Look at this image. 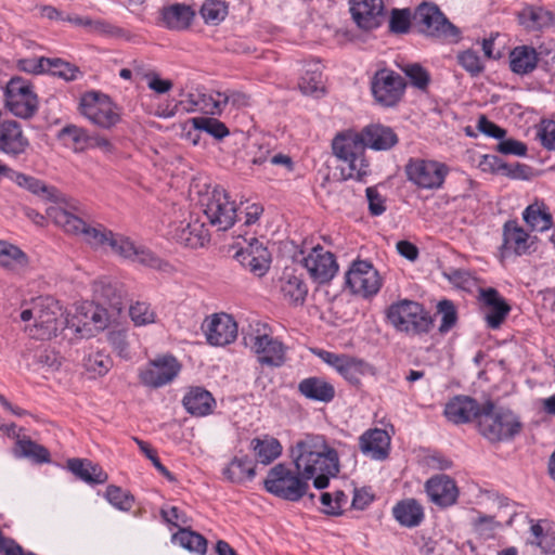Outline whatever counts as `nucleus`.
Listing matches in <instances>:
<instances>
[{
	"instance_id": "nucleus-1",
	"label": "nucleus",
	"mask_w": 555,
	"mask_h": 555,
	"mask_svg": "<svg viewBox=\"0 0 555 555\" xmlns=\"http://www.w3.org/2000/svg\"><path fill=\"white\" fill-rule=\"evenodd\" d=\"M399 139L388 126L372 124L361 132L338 133L332 143L334 155L348 165L346 179L362 181L370 172V164L365 158V150L388 151Z\"/></svg>"
},
{
	"instance_id": "nucleus-2",
	"label": "nucleus",
	"mask_w": 555,
	"mask_h": 555,
	"mask_svg": "<svg viewBox=\"0 0 555 555\" xmlns=\"http://www.w3.org/2000/svg\"><path fill=\"white\" fill-rule=\"evenodd\" d=\"M294 464L299 474L319 489L328 487L330 478L339 472V460L336 450L330 448L323 437L307 436L292 449Z\"/></svg>"
},
{
	"instance_id": "nucleus-3",
	"label": "nucleus",
	"mask_w": 555,
	"mask_h": 555,
	"mask_svg": "<svg viewBox=\"0 0 555 555\" xmlns=\"http://www.w3.org/2000/svg\"><path fill=\"white\" fill-rule=\"evenodd\" d=\"M47 216L66 233L82 236L94 248L108 246L113 231L102 224L91 225L82 219V210L76 203L65 206L52 205L47 208Z\"/></svg>"
},
{
	"instance_id": "nucleus-4",
	"label": "nucleus",
	"mask_w": 555,
	"mask_h": 555,
	"mask_svg": "<svg viewBox=\"0 0 555 555\" xmlns=\"http://www.w3.org/2000/svg\"><path fill=\"white\" fill-rule=\"evenodd\" d=\"M478 431L491 442L512 440L522 428L519 417L511 410L495 408L492 401L483 403L479 414Z\"/></svg>"
},
{
	"instance_id": "nucleus-5",
	"label": "nucleus",
	"mask_w": 555,
	"mask_h": 555,
	"mask_svg": "<svg viewBox=\"0 0 555 555\" xmlns=\"http://www.w3.org/2000/svg\"><path fill=\"white\" fill-rule=\"evenodd\" d=\"M386 318L398 332L412 336L427 334L434 326L424 306L410 299L392 302L386 310Z\"/></svg>"
},
{
	"instance_id": "nucleus-6",
	"label": "nucleus",
	"mask_w": 555,
	"mask_h": 555,
	"mask_svg": "<svg viewBox=\"0 0 555 555\" xmlns=\"http://www.w3.org/2000/svg\"><path fill=\"white\" fill-rule=\"evenodd\" d=\"M263 488L276 498L298 502L306 495L309 482L297 469L294 472L286 464L279 463L269 469Z\"/></svg>"
},
{
	"instance_id": "nucleus-7",
	"label": "nucleus",
	"mask_w": 555,
	"mask_h": 555,
	"mask_svg": "<svg viewBox=\"0 0 555 555\" xmlns=\"http://www.w3.org/2000/svg\"><path fill=\"white\" fill-rule=\"evenodd\" d=\"M413 25L427 37L455 41L460 37V30L433 2H422L413 13Z\"/></svg>"
},
{
	"instance_id": "nucleus-8",
	"label": "nucleus",
	"mask_w": 555,
	"mask_h": 555,
	"mask_svg": "<svg viewBox=\"0 0 555 555\" xmlns=\"http://www.w3.org/2000/svg\"><path fill=\"white\" fill-rule=\"evenodd\" d=\"M36 323L30 335L37 339H50L64 327L62 307L51 296L39 297L35 300Z\"/></svg>"
},
{
	"instance_id": "nucleus-9",
	"label": "nucleus",
	"mask_w": 555,
	"mask_h": 555,
	"mask_svg": "<svg viewBox=\"0 0 555 555\" xmlns=\"http://www.w3.org/2000/svg\"><path fill=\"white\" fill-rule=\"evenodd\" d=\"M406 179L420 189H440L449 173V167L440 162L410 158L404 167Z\"/></svg>"
},
{
	"instance_id": "nucleus-10",
	"label": "nucleus",
	"mask_w": 555,
	"mask_h": 555,
	"mask_svg": "<svg viewBox=\"0 0 555 555\" xmlns=\"http://www.w3.org/2000/svg\"><path fill=\"white\" fill-rule=\"evenodd\" d=\"M80 112L93 125L103 129H109L120 120L111 99L96 92H89L81 98Z\"/></svg>"
},
{
	"instance_id": "nucleus-11",
	"label": "nucleus",
	"mask_w": 555,
	"mask_h": 555,
	"mask_svg": "<svg viewBox=\"0 0 555 555\" xmlns=\"http://www.w3.org/2000/svg\"><path fill=\"white\" fill-rule=\"evenodd\" d=\"M204 214L211 225L227 231L235 222L236 205L223 188L215 186L207 195Z\"/></svg>"
},
{
	"instance_id": "nucleus-12",
	"label": "nucleus",
	"mask_w": 555,
	"mask_h": 555,
	"mask_svg": "<svg viewBox=\"0 0 555 555\" xmlns=\"http://www.w3.org/2000/svg\"><path fill=\"white\" fill-rule=\"evenodd\" d=\"M406 83L403 77L390 69L377 70L372 79L374 99L383 106H395L402 98Z\"/></svg>"
},
{
	"instance_id": "nucleus-13",
	"label": "nucleus",
	"mask_w": 555,
	"mask_h": 555,
	"mask_svg": "<svg viewBox=\"0 0 555 555\" xmlns=\"http://www.w3.org/2000/svg\"><path fill=\"white\" fill-rule=\"evenodd\" d=\"M345 280L353 294L365 298L377 294L382 286L377 270L366 260L353 261L346 272Z\"/></svg>"
},
{
	"instance_id": "nucleus-14",
	"label": "nucleus",
	"mask_w": 555,
	"mask_h": 555,
	"mask_svg": "<svg viewBox=\"0 0 555 555\" xmlns=\"http://www.w3.org/2000/svg\"><path fill=\"white\" fill-rule=\"evenodd\" d=\"M180 370L181 365L173 356H163L141 369L139 379L146 387L159 388L171 383Z\"/></svg>"
},
{
	"instance_id": "nucleus-15",
	"label": "nucleus",
	"mask_w": 555,
	"mask_h": 555,
	"mask_svg": "<svg viewBox=\"0 0 555 555\" xmlns=\"http://www.w3.org/2000/svg\"><path fill=\"white\" fill-rule=\"evenodd\" d=\"M244 339L245 344L250 346L261 365L281 367L285 363L287 348L278 338L263 333L255 336L250 335L249 341L246 337Z\"/></svg>"
},
{
	"instance_id": "nucleus-16",
	"label": "nucleus",
	"mask_w": 555,
	"mask_h": 555,
	"mask_svg": "<svg viewBox=\"0 0 555 555\" xmlns=\"http://www.w3.org/2000/svg\"><path fill=\"white\" fill-rule=\"evenodd\" d=\"M108 246L116 255L126 259H131L132 261H137L143 266L158 270H163L167 267V263L153 251L143 246L135 245L129 237L121 234H115L113 232Z\"/></svg>"
},
{
	"instance_id": "nucleus-17",
	"label": "nucleus",
	"mask_w": 555,
	"mask_h": 555,
	"mask_svg": "<svg viewBox=\"0 0 555 555\" xmlns=\"http://www.w3.org/2000/svg\"><path fill=\"white\" fill-rule=\"evenodd\" d=\"M207 343L212 346H225L233 343L237 337V324L227 313H215L207 317L203 324Z\"/></svg>"
},
{
	"instance_id": "nucleus-18",
	"label": "nucleus",
	"mask_w": 555,
	"mask_h": 555,
	"mask_svg": "<svg viewBox=\"0 0 555 555\" xmlns=\"http://www.w3.org/2000/svg\"><path fill=\"white\" fill-rule=\"evenodd\" d=\"M350 13L357 26L365 31L380 27L385 21L383 0H350Z\"/></svg>"
},
{
	"instance_id": "nucleus-19",
	"label": "nucleus",
	"mask_w": 555,
	"mask_h": 555,
	"mask_svg": "<svg viewBox=\"0 0 555 555\" xmlns=\"http://www.w3.org/2000/svg\"><path fill=\"white\" fill-rule=\"evenodd\" d=\"M304 266L310 276L319 284L328 283L338 271V263L333 253L318 245L304 258Z\"/></svg>"
},
{
	"instance_id": "nucleus-20",
	"label": "nucleus",
	"mask_w": 555,
	"mask_h": 555,
	"mask_svg": "<svg viewBox=\"0 0 555 555\" xmlns=\"http://www.w3.org/2000/svg\"><path fill=\"white\" fill-rule=\"evenodd\" d=\"M502 245L500 246L501 259L512 255L522 256L530 253L532 241L530 234L519 225L517 220H507L502 229Z\"/></svg>"
},
{
	"instance_id": "nucleus-21",
	"label": "nucleus",
	"mask_w": 555,
	"mask_h": 555,
	"mask_svg": "<svg viewBox=\"0 0 555 555\" xmlns=\"http://www.w3.org/2000/svg\"><path fill=\"white\" fill-rule=\"evenodd\" d=\"M29 147V140L24 134L20 122L0 117V152L17 157Z\"/></svg>"
},
{
	"instance_id": "nucleus-22",
	"label": "nucleus",
	"mask_w": 555,
	"mask_h": 555,
	"mask_svg": "<svg viewBox=\"0 0 555 555\" xmlns=\"http://www.w3.org/2000/svg\"><path fill=\"white\" fill-rule=\"evenodd\" d=\"M425 491L430 502L440 507L455 504L459 498V488L454 479L444 474L430 477L425 482Z\"/></svg>"
},
{
	"instance_id": "nucleus-23",
	"label": "nucleus",
	"mask_w": 555,
	"mask_h": 555,
	"mask_svg": "<svg viewBox=\"0 0 555 555\" xmlns=\"http://www.w3.org/2000/svg\"><path fill=\"white\" fill-rule=\"evenodd\" d=\"M480 296L483 301V314L487 326L491 330H498L507 318L511 306L492 287L482 289Z\"/></svg>"
},
{
	"instance_id": "nucleus-24",
	"label": "nucleus",
	"mask_w": 555,
	"mask_h": 555,
	"mask_svg": "<svg viewBox=\"0 0 555 555\" xmlns=\"http://www.w3.org/2000/svg\"><path fill=\"white\" fill-rule=\"evenodd\" d=\"M483 410V404L468 396H456L444 406L446 417L454 424H465L470 421L479 422V414Z\"/></svg>"
},
{
	"instance_id": "nucleus-25",
	"label": "nucleus",
	"mask_w": 555,
	"mask_h": 555,
	"mask_svg": "<svg viewBox=\"0 0 555 555\" xmlns=\"http://www.w3.org/2000/svg\"><path fill=\"white\" fill-rule=\"evenodd\" d=\"M94 298L100 306L106 307L113 314H119L124 308V291L117 282L102 279L94 283Z\"/></svg>"
},
{
	"instance_id": "nucleus-26",
	"label": "nucleus",
	"mask_w": 555,
	"mask_h": 555,
	"mask_svg": "<svg viewBox=\"0 0 555 555\" xmlns=\"http://www.w3.org/2000/svg\"><path fill=\"white\" fill-rule=\"evenodd\" d=\"M360 450L374 460H385L389 454L390 437L380 428L369 429L359 438Z\"/></svg>"
},
{
	"instance_id": "nucleus-27",
	"label": "nucleus",
	"mask_w": 555,
	"mask_h": 555,
	"mask_svg": "<svg viewBox=\"0 0 555 555\" xmlns=\"http://www.w3.org/2000/svg\"><path fill=\"white\" fill-rule=\"evenodd\" d=\"M297 390L306 399L321 403H330L336 395L334 385L320 376L301 379Z\"/></svg>"
},
{
	"instance_id": "nucleus-28",
	"label": "nucleus",
	"mask_w": 555,
	"mask_h": 555,
	"mask_svg": "<svg viewBox=\"0 0 555 555\" xmlns=\"http://www.w3.org/2000/svg\"><path fill=\"white\" fill-rule=\"evenodd\" d=\"M173 238L185 247L198 248L209 242L210 235L205 224L196 219L188 223L181 222L175 230Z\"/></svg>"
},
{
	"instance_id": "nucleus-29",
	"label": "nucleus",
	"mask_w": 555,
	"mask_h": 555,
	"mask_svg": "<svg viewBox=\"0 0 555 555\" xmlns=\"http://www.w3.org/2000/svg\"><path fill=\"white\" fill-rule=\"evenodd\" d=\"M163 24L171 30L188 29L195 16V11L186 4L173 3L162 9Z\"/></svg>"
},
{
	"instance_id": "nucleus-30",
	"label": "nucleus",
	"mask_w": 555,
	"mask_h": 555,
	"mask_svg": "<svg viewBox=\"0 0 555 555\" xmlns=\"http://www.w3.org/2000/svg\"><path fill=\"white\" fill-rule=\"evenodd\" d=\"M183 405L190 414L205 416L212 412L216 401L208 390L194 387L184 396Z\"/></svg>"
},
{
	"instance_id": "nucleus-31",
	"label": "nucleus",
	"mask_w": 555,
	"mask_h": 555,
	"mask_svg": "<svg viewBox=\"0 0 555 555\" xmlns=\"http://www.w3.org/2000/svg\"><path fill=\"white\" fill-rule=\"evenodd\" d=\"M249 448L254 452L256 461L263 465L271 464L282 454L283 450L280 441L269 435L251 439Z\"/></svg>"
},
{
	"instance_id": "nucleus-32",
	"label": "nucleus",
	"mask_w": 555,
	"mask_h": 555,
	"mask_svg": "<svg viewBox=\"0 0 555 555\" xmlns=\"http://www.w3.org/2000/svg\"><path fill=\"white\" fill-rule=\"evenodd\" d=\"M392 515L401 526L413 528L423 521L424 509L415 499H405L393 506Z\"/></svg>"
},
{
	"instance_id": "nucleus-33",
	"label": "nucleus",
	"mask_w": 555,
	"mask_h": 555,
	"mask_svg": "<svg viewBox=\"0 0 555 555\" xmlns=\"http://www.w3.org/2000/svg\"><path fill=\"white\" fill-rule=\"evenodd\" d=\"M67 468L79 479L88 483H104L108 476L98 464L89 460L70 459L67 461Z\"/></svg>"
},
{
	"instance_id": "nucleus-34",
	"label": "nucleus",
	"mask_w": 555,
	"mask_h": 555,
	"mask_svg": "<svg viewBox=\"0 0 555 555\" xmlns=\"http://www.w3.org/2000/svg\"><path fill=\"white\" fill-rule=\"evenodd\" d=\"M538 66L535 48L530 46L515 47L509 53V68L517 75H528Z\"/></svg>"
},
{
	"instance_id": "nucleus-35",
	"label": "nucleus",
	"mask_w": 555,
	"mask_h": 555,
	"mask_svg": "<svg viewBox=\"0 0 555 555\" xmlns=\"http://www.w3.org/2000/svg\"><path fill=\"white\" fill-rule=\"evenodd\" d=\"M528 542L541 548L544 554H555V527L546 520H540L530 527Z\"/></svg>"
},
{
	"instance_id": "nucleus-36",
	"label": "nucleus",
	"mask_w": 555,
	"mask_h": 555,
	"mask_svg": "<svg viewBox=\"0 0 555 555\" xmlns=\"http://www.w3.org/2000/svg\"><path fill=\"white\" fill-rule=\"evenodd\" d=\"M519 23L530 30H541L554 23V14L541 7H527L519 14Z\"/></svg>"
},
{
	"instance_id": "nucleus-37",
	"label": "nucleus",
	"mask_w": 555,
	"mask_h": 555,
	"mask_svg": "<svg viewBox=\"0 0 555 555\" xmlns=\"http://www.w3.org/2000/svg\"><path fill=\"white\" fill-rule=\"evenodd\" d=\"M222 473L231 482L242 483L255 477L256 466L248 455L235 456Z\"/></svg>"
},
{
	"instance_id": "nucleus-38",
	"label": "nucleus",
	"mask_w": 555,
	"mask_h": 555,
	"mask_svg": "<svg viewBox=\"0 0 555 555\" xmlns=\"http://www.w3.org/2000/svg\"><path fill=\"white\" fill-rule=\"evenodd\" d=\"M15 181L17 185L28 190L33 194L39 195L43 199L51 201L53 203L63 202L62 194L57 189L47 185L43 181L35 177L17 173Z\"/></svg>"
},
{
	"instance_id": "nucleus-39",
	"label": "nucleus",
	"mask_w": 555,
	"mask_h": 555,
	"mask_svg": "<svg viewBox=\"0 0 555 555\" xmlns=\"http://www.w3.org/2000/svg\"><path fill=\"white\" fill-rule=\"evenodd\" d=\"M28 264L27 255L17 246L0 241V266L8 270H20Z\"/></svg>"
},
{
	"instance_id": "nucleus-40",
	"label": "nucleus",
	"mask_w": 555,
	"mask_h": 555,
	"mask_svg": "<svg viewBox=\"0 0 555 555\" xmlns=\"http://www.w3.org/2000/svg\"><path fill=\"white\" fill-rule=\"evenodd\" d=\"M522 218L532 230L544 232L552 227V215L542 203L529 205L522 212Z\"/></svg>"
},
{
	"instance_id": "nucleus-41",
	"label": "nucleus",
	"mask_w": 555,
	"mask_h": 555,
	"mask_svg": "<svg viewBox=\"0 0 555 555\" xmlns=\"http://www.w3.org/2000/svg\"><path fill=\"white\" fill-rule=\"evenodd\" d=\"M15 454L18 457H27L37 464L49 463L51 461L49 450L29 438L17 440Z\"/></svg>"
},
{
	"instance_id": "nucleus-42",
	"label": "nucleus",
	"mask_w": 555,
	"mask_h": 555,
	"mask_svg": "<svg viewBox=\"0 0 555 555\" xmlns=\"http://www.w3.org/2000/svg\"><path fill=\"white\" fill-rule=\"evenodd\" d=\"M374 367L363 359L350 356L341 367L339 374L351 385L359 386L361 376L373 374Z\"/></svg>"
},
{
	"instance_id": "nucleus-43",
	"label": "nucleus",
	"mask_w": 555,
	"mask_h": 555,
	"mask_svg": "<svg viewBox=\"0 0 555 555\" xmlns=\"http://www.w3.org/2000/svg\"><path fill=\"white\" fill-rule=\"evenodd\" d=\"M281 292L284 298L288 299L291 302L301 305L306 299L308 288L299 276L288 275L282 282Z\"/></svg>"
},
{
	"instance_id": "nucleus-44",
	"label": "nucleus",
	"mask_w": 555,
	"mask_h": 555,
	"mask_svg": "<svg viewBox=\"0 0 555 555\" xmlns=\"http://www.w3.org/2000/svg\"><path fill=\"white\" fill-rule=\"evenodd\" d=\"M173 540L182 547L201 555L207 551V540L202 534L189 529H180L173 534Z\"/></svg>"
},
{
	"instance_id": "nucleus-45",
	"label": "nucleus",
	"mask_w": 555,
	"mask_h": 555,
	"mask_svg": "<svg viewBox=\"0 0 555 555\" xmlns=\"http://www.w3.org/2000/svg\"><path fill=\"white\" fill-rule=\"evenodd\" d=\"M5 102L10 112L21 118H30L38 107L37 95L34 92Z\"/></svg>"
},
{
	"instance_id": "nucleus-46",
	"label": "nucleus",
	"mask_w": 555,
	"mask_h": 555,
	"mask_svg": "<svg viewBox=\"0 0 555 555\" xmlns=\"http://www.w3.org/2000/svg\"><path fill=\"white\" fill-rule=\"evenodd\" d=\"M413 24V14L410 9H392L389 16L388 28L393 35L408 34Z\"/></svg>"
},
{
	"instance_id": "nucleus-47",
	"label": "nucleus",
	"mask_w": 555,
	"mask_h": 555,
	"mask_svg": "<svg viewBox=\"0 0 555 555\" xmlns=\"http://www.w3.org/2000/svg\"><path fill=\"white\" fill-rule=\"evenodd\" d=\"M59 138L73 143L75 151H83L89 147L90 134L83 128L67 125L59 132Z\"/></svg>"
},
{
	"instance_id": "nucleus-48",
	"label": "nucleus",
	"mask_w": 555,
	"mask_h": 555,
	"mask_svg": "<svg viewBox=\"0 0 555 555\" xmlns=\"http://www.w3.org/2000/svg\"><path fill=\"white\" fill-rule=\"evenodd\" d=\"M189 122L195 125L197 129H202V131L210 134L217 140H221L229 135V129L227 126L222 121L212 117H193Z\"/></svg>"
},
{
	"instance_id": "nucleus-49",
	"label": "nucleus",
	"mask_w": 555,
	"mask_h": 555,
	"mask_svg": "<svg viewBox=\"0 0 555 555\" xmlns=\"http://www.w3.org/2000/svg\"><path fill=\"white\" fill-rule=\"evenodd\" d=\"M46 73L51 74L52 76L62 78L66 81L76 80L77 77L81 74L79 68L68 62H65L61 59H49L46 66Z\"/></svg>"
},
{
	"instance_id": "nucleus-50",
	"label": "nucleus",
	"mask_w": 555,
	"mask_h": 555,
	"mask_svg": "<svg viewBox=\"0 0 555 555\" xmlns=\"http://www.w3.org/2000/svg\"><path fill=\"white\" fill-rule=\"evenodd\" d=\"M199 12L205 23L218 25L225 18L228 7L223 0H206Z\"/></svg>"
},
{
	"instance_id": "nucleus-51",
	"label": "nucleus",
	"mask_w": 555,
	"mask_h": 555,
	"mask_svg": "<svg viewBox=\"0 0 555 555\" xmlns=\"http://www.w3.org/2000/svg\"><path fill=\"white\" fill-rule=\"evenodd\" d=\"M83 366L88 372L102 376L109 371L112 359L103 351H91L83 358Z\"/></svg>"
},
{
	"instance_id": "nucleus-52",
	"label": "nucleus",
	"mask_w": 555,
	"mask_h": 555,
	"mask_svg": "<svg viewBox=\"0 0 555 555\" xmlns=\"http://www.w3.org/2000/svg\"><path fill=\"white\" fill-rule=\"evenodd\" d=\"M105 498L114 507L125 512L130 511L134 503V498L129 491L114 485L106 488Z\"/></svg>"
},
{
	"instance_id": "nucleus-53",
	"label": "nucleus",
	"mask_w": 555,
	"mask_h": 555,
	"mask_svg": "<svg viewBox=\"0 0 555 555\" xmlns=\"http://www.w3.org/2000/svg\"><path fill=\"white\" fill-rule=\"evenodd\" d=\"M235 258L241 264L258 276H262L269 269L271 258L250 256L247 251H236Z\"/></svg>"
},
{
	"instance_id": "nucleus-54",
	"label": "nucleus",
	"mask_w": 555,
	"mask_h": 555,
	"mask_svg": "<svg viewBox=\"0 0 555 555\" xmlns=\"http://www.w3.org/2000/svg\"><path fill=\"white\" fill-rule=\"evenodd\" d=\"M118 314H113L106 307L100 306H90L88 310L85 312V321H81L83 326L89 325L91 322L95 330H103L106 327V324L109 318H115Z\"/></svg>"
},
{
	"instance_id": "nucleus-55",
	"label": "nucleus",
	"mask_w": 555,
	"mask_h": 555,
	"mask_svg": "<svg viewBox=\"0 0 555 555\" xmlns=\"http://www.w3.org/2000/svg\"><path fill=\"white\" fill-rule=\"evenodd\" d=\"M129 315L137 326L152 324L156 320V313L145 301H135L129 307Z\"/></svg>"
},
{
	"instance_id": "nucleus-56",
	"label": "nucleus",
	"mask_w": 555,
	"mask_h": 555,
	"mask_svg": "<svg viewBox=\"0 0 555 555\" xmlns=\"http://www.w3.org/2000/svg\"><path fill=\"white\" fill-rule=\"evenodd\" d=\"M437 311L441 315L439 332L448 333L457 322V312L454 304L449 299H442L437 305Z\"/></svg>"
},
{
	"instance_id": "nucleus-57",
	"label": "nucleus",
	"mask_w": 555,
	"mask_h": 555,
	"mask_svg": "<svg viewBox=\"0 0 555 555\" xmlns=\"http://www.w3.org/2000/svg\"><path fill=\"white\" fill-rule=\"evenodd\" d=\"M457 63L473 77L480 75L485 70L480 56L470 49L459 53Z\"/></svg>"
},
{
	"instance_id": "nucleus-58",
	"label": "nucleus",
	"mask_w": 555,
	"mask_h": 555,
	"mask_svg": "<svg viewBox=\"0 0 555 555\" xmlns=\"http://www.w3.org/2000/svg\"><path fill=\"white\" fill-rule=\"evenodd\" d=\"M402 70L415 88L425 90L428 87L430 82V75L418 63L406 64Z\"/></svg>"
},
{
	"instance_id": "nucleus-59",
	"label": "nucleus",
	"mask_w": 555,
	"mask_h": 555,
	"mask_svg": "<svg viewBox=\"0 0 555 555\" xmlns=\"http://www.w3.org/2000/svg\"><path fill=\"white\" fill-rule=\"evenodd\" d=\"M196 104L199 105L201 109L206 114H221L224 108V104L222 102V92L218 91L215 93L199 94Z\"/></svg>"
},
{
	"instance_id": "nucleus-60",
	"label": "nucleus",
	"mask_w": 555,
	"mask_h": 555,
	"mask_svg": "<svg viewBox=\"0 0 555 555\" xmlns=\"http://www.w3.org/2000/svg\"><path fill=\"white\" fill-rule=\"evenodd\" d=\"M299 88L305 94H314L323 91L322 73L319 70L306 72L299 80Z\"/></svg>"
},
{
	"instance_id": "nucleus-61",
	"label": "nucleus",
	"mask_w": 555,
	"mask_h": 555,
	"mask_svg": "<svg viewBox=\"0 0 555 555\" xmlns=\"http://www.w3.org/2000/svg\"><path fill=\"white\" fill-rule=\"evenodd\" d=\"M107 340L120 358L129 359V343L125 331L117 330L108 332Z\"/></svg>"
},
{
	"instance_id": "nucleus-62",
	"label": "nucleus",
	"mask_w": 555,
	"mask_h": 555,
	"mask_svg": "<svg viewBox=\"0 0 555 555\" xmlns=\"http://www.w3.org/2000/svg\"><path fill=\"white\" fill-rule=\"evenodd\" d=\"M30 83L22 77H12L5 87V101L11 99H21L22 95L33 93Z\"/></svg>"
},
{
	"instance_id": "nucleus-63",
	"label": "nucleus",
	"mask_w": 555,
	"mask_h": 555,
	"mask_svg": "<svg viewBox=\"0 0 555 555\" xmlns=\"http://www.w3.org/2000/svg\"><path fill=\"white\" fill-rule=\"evenodd\" d=\"M495 150L503 155H515L520 157L526 156L528 152V147L524 142L512 138L501 139Z\"/></svg>"
},
{
	"instance_id": "nucleus-64",
	"label": "nucleus",
	"mask_w": 555,
	"mask_h": 555,
	"mask_svg": "<svg viewBox=\"0 0 555 555\" xmlns=\"http://www.w3.org/2000/svg\"><path fill=\"white\" fill-rule=\"evenodd\" d=\"M538 138L543 147L555 150V121L542 120L538 129Z\"/></svg>"
}]
</instances>
